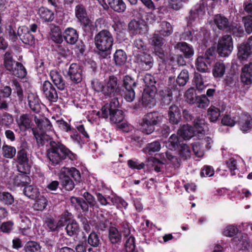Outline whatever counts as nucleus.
<instances>
[{"label":"nucleus","instance_id":"nucleus-1","mask_svg":"<svg viewBox=\"0 0 252 252\" xmlns=\"http://www.w3.org/2000/svg\"><path fill=\"white\" fill-rule=\"evenodd\" d=\"M221 31L226 33L221 36V57H228L233 47L231 35L240 37L243 36L244 32L242 27L234 23L230 25L228 19L222 16Z\"/></svg>","mask_w":252,"mask_h":252},{"label":"nucleus","instance_id":"nucleus-2","mask_svg":"<svg viewBox=\"0 0 252 252\" xmlns=\"http://www.w3.org/2000/svg\"><path fill=\"white\" fill-rule=\"evenodd\" d=\"M47 146V157L53 165L60 164L67 158L71 160L75 158L73 153L61 142L50 140Z\"/></svg>","mask_w":252,"mask_h":252},{"label":"nucleus","instance_id":"nucleus-3","mask_svg":"<svg viewBox=\"0 0 252 252\" xmlns=\"http://www.w3.org/2000/svg\"><path fill=\"white\" fill-rule=\"evenodd\" d=\"M94 39L96 48L101 52L102 54H104L103 58L109 56L114 42L113 36L110 32L103 30L95 35Z\"/></svg>","mask_w":252,"mask_h":252},{"label":"nucleus","instance_id":"nucleus-4","mask_svg":"<svg viewBox=\"0 0 252 252\" xmlns=\"http://www.w3.org/2000/svg\"><path fill=\"white\" fill-rule=\"evenodd\" d=\"M119 102L118 98H113L109 104H106L101 108V116L104 118H107L110 116V119L114 123L122 122L124 119L123 112L117 109Z\"/></svg>","mask_w":252,"mask_h":252},{"label":"nucleus","instance_id":"nucleus-5","mask_svg":"<svg viewBox=\"0 0 252 252\" xmlns=\"http://www.w3.org/2000/svg\"><path fill=\"white\" fill-rule=\"evenodd\" d=\"M220 43L218 40L217 49L215 47H212L208 49L204 56H199L196 61V67L197 70L201 72H206L208 70V64L216 58V54H218V57L220 56Z\"/></svg>","mask_w":252,"mask_h":252},{"label":"nucleus","instance_id":"nucleus-6","mask_svg":"<svg viewBox=\"0 0 252 252\" xmlns=\"http://www.w3.org/2000/svg\"><path fill=\"white\" fill-rule=\"evenodd\" d=\"M3 66L6 70L17 77L22 78L27 74L26 70L23 65L15 61L11 53L8 51L4 55Z\"/></svg>","mask_w":252,"mask_h":252},{"label":"nucleus","instance_id":"nucleus-7","mask_svg":"<svg viewBox=\"0 0 252 252\" xmlns=\"http://www.w3.org/2000/svg\"><path fill=\"white\" fill-rule=\"evenodd\" d=\"M162 116L157 113H149L145 115L140 123L141 131L146 134H150L155 130V126L162 121Z\"/></svg>","mask_w":252,"mask_h":252},{"label":"nucleus","instance_id":"nucleus-8","mask_svg":"<svg viewBox=\"0 0 252 252\" xmlns=\"http://www.w3.org/2000/svg\"><path fill=\"white\" fill-rule=\"evenodd\" d=\"M222 234L224 236L233 238L232 241L235 245L240 244L244 250L247 249L249 247V243L246 239V237H244L243 234L240 232L237 226L234 224L228 225L224 229Z\"/></svg>","mask_w":252,"mask_h":252},{"label":"nucleus","instance_id":"nucleus-9","mask_svg":"<svg viewBox=\"0 0 252 252\" xmlns=\"http://www.w3.org/2000/svg\"><path fill=\"white\" fill-rule=\"evenodd\" d=\"M121 92V88L118 83V79L112 75L109 76L106 81L103 90V94L107 97L117 98V95Z\"/></svg>","mask_w":252,"mask_h":252},{"label":"nucleus","instance_id":"nucleus-10","mask_svg":"<svg viewBox=\"0 0 252 252\" xmlns=\"http://www.w3.org/2000/svg\"><path fill=\"white\" fill-rule=\"evenodd\" d=\"M75 14L85 30H89L92 26V22L89 18L85 7L82 4H78L75 8Z\"/></svg>","mask_w":252,"mask_h":252},{"label":"nucleus","instance_id":"nucleus-11","mask_svg":"<svg viewBox=\"0 0 252 252\" xmlns=\"http://www.w3.org/2000/svg\"><path fill=\"white\" fill-rule=\"evenodd\" d=\"M67 76L74 83L77 84L81 82L82 80L81 67L76 63L71 64L67 71Z\"/></svg>","mask_w":252,"mask_h":252},{"label":"nucleus","instance_id":"nucleus-12","mask_svg":"<svg viewBox=\"0 0 252 252\" xmlns=\"http://www.w3.org/2000/svg\"><path fill=\"white\" fill-rule=\"evenodd\" d=\"M42 90L45 96L50 101L56 102L58 95L55 88L48 81L44 82Z\"/></svg>","mask_w":252,"mask_h":252},{"label":"nucleus","instance_id":"nucleus-13","mask_svg":"<svg viewBox=\"0 0 252 252\" xmlns=\"http://www.w3.org/2000/svg\"><path fill=\"white\" fill-rule=\"evenodd\" d=\"M136 61L142 70H148L153 65L152 57L149 54L145 53L138 54L136 57Z\"/></svg>","mask_w":252,"mask_h":252},{"label":"nucleus","instance_id":"nucleus-14","mask_svg":"<svg viewBox=\"0 0 252 252\" xmlns=\"http://www.w3.org/2000/svg\"><path fill=\"white\" fill-rule=\"evenodd\" d=\"M17 125L21 131H25L31 128L32 124V118L30 115L23 114L16 119Z\"/></svg>","mask_w":252,"mask_h":252},{"label":"nucleus","instance_id":"nucleus-15","mask_svg":"<svg viewBox=\"0 0 252 252\" xmlns=\"http://www.w3.org/2000/svg\"><path fill=\"white\" fill-rule=\"evenodd\" d=\"M18 34L24 43L30 45L34 44V37L27 27H19L18 30Z\"/></svg>","mask_w":252,"mask_h":252},{"label":"nucleus","instance_id":"nucleus-16","mask_svg":"<svg viewBox=\"0 0 252 252\" xmlns=\"http://www.w3.org/2000/svg\"><path fill=\"white\" fill-rule=\"evenodd\" d=\"M212 4L213 2L210 0H202L200 1L198 7L195 10V11H190V14L189 17V20L190 21L194 20L197 15L198 16L203 15L206 9H207L208 7Z\"/></svg>","mask_w":252,"mask_h":252},{"label":"nucleus","instance_id":"nucleus-17","mask_svg":"<svg viewBox=\"0 0 252 252\" xmlns=\"http://www.w3.org/2000/svg\"><path fill=\"white\" fill-rule=\"evenodd\" d=\"M34 122L39 129L40 132H47L52 130V126L49 120L42 116H34Z\"/></svg>","mask_w":252,"mask_h":252},{"label":"nucleus","instance_id":"nucleus-18","mask_svg":"<svg viewBox=\"0 0 252 252\" xmlns=\"http://www.w3.org/2000/svg\"><path fill=\"white\" fill-rule=\"evenodd\" d=\"M169 122L173 125H177L181 119V114L179 108L176 105H171L168 111Z\"/></svg>","mask_w":252,"mask_h":252},{"label":"nucleus","instance_id":"nucleus-19","mask_svg":"<svg viewBox=\"0 0 252 252\" xmlns=\"http://www.w3.org/2000/svg\"><path fill=\"white\" fill-rule=\"evenodd\" d=\"M237 122L241 130L243 131L247 132L252 128V118L248 113L242 114Z\"/></svg>","mask_w":252,"mask_h":252},{"label":"nucleus","instance_id":"nucleus-20","mask_svg":"<svg viewBox=\"0 0 252 252\" xmlns=\"http://www.w3.org/2000/svg\"><path fill=\"white\" fill-rule=\"evenodd\" d=\"M241 81L244 85L252 83V63L244 66L241 74Z\"/></svg>","mask_w":252,"mask_h":252},{"label":"nucleus","instance_id":"nucleus-21","mask_svg":"<svg viewBox=\"0 0 252 252\" xmlns=\"http://www.w3.org/2000/svg\"><path fill=\"white\" fill-rule=\"evenodd\" d=\"M11 180L15 186L26 187L30 184L31 180L29 176L26 172H21L18 175L14 176Z\"/></svg>","mask_w":252,"mask_h":252},{"label":"nucleus","instance_id":"nucleus-22","mask_svg":"<svg viewBox=\"0 0 252 252\" xmlns=\"http://www.w3.org/2000/svg\"><path fill=\"white\" fill-rule=\"evenodd\" d=\"M252 48L249 44L248 41L246 43H242L238 48L237 56L241 61L246 60L251 55Z\"/></svg>","mask_w":252,"mask_h":252},{"label":"nucleus","instance_id":"nucleus-23","mask_svg":"<svg viewBox=\"0 0 252 252\" xmlns=\"http://www.w3.org/2000/svg\"><path fill=\"white\" fill-rule=\"evenodd\" d=\"M146 25L135 20L131 21L128 24V29L130 34L133 35L143 34L146 29Z\"/></svg>","mask_w":252,"mask_h":252},{"label":"nucleus","instance_id":"nucleus-24","mask_svg":"<svg viewBox=\"0 0 252 252\" xmlns=\"http://www.w3.org/2000/svg\"><path fill=\"white\" fill-rule=\"evenodd\" d=\"M21 148L17 153V161L21 164H27L29 161L27 157V151L29 150V146L27 142L23 141L21 143Z\"/></svg>","mask_w":252,"mask_h":252},{"label":"nucleus","instance_id":"nucleus-25","mask_svg":"<svg viewBox=\"0 0 252 252\" xmlns=\"http://www.w3.org/2000/svg\"><path fill=\"white\" fill-rule=\"evenodd\" d=\"M50 75L57 88L61 91L64 90L65 88V83L62 75L55 70L51 71Z\"/></svg>","mask_w":252,"mask_h":252},{"label":"nucleus","instance_id":"nucleus-26","mask_svg":"<svg viewBox=\"0 0 252 252\" xmlns=\"http://www.w3.org/2000/svg\"><path fill=\"white\" fill-rule=\"evenodd\" d=\"M63 38L66 43L74 44L78 39V34L76 30L72 28H67L63 32Z\"/></svg>","mask_w":252,"mask_h":252},{"label":"nucleus","instance_id":"nucleus-27","mask_svg":"<svg viewBox=\"0 0 252 252\" xmlns=\"http://www.w3.org/2000/svg\"><path fill=\"white\" fill-rule=\"evenodd\" d=\"M32 131L36 139L37 144L39 146H43L46 143H48L49 145L50 141L52 140L48 135L45 133V132H39L35 128H33Z\"/></svg>","mask_w":252,"mask_h":252},{"label":"nucleus","instance_id":"nucleus-28","mask_svg":"<svg viewBox=\"0 0 252 252\" xmlns=\"http://www.w3.org/2000/svg\"><path fill=\"white\" fill-rule=\"evenodd\" d=\"M194 134L193 128L189 125L181 126L178 130V134L185 140L190 139Z\"/></svg>","mask_w":252,"mask_h":252},{"label":"nucleus","instance_id":"nucleus-29","mask_svg":"<svg viewBox=\"0 0 252 252\" xmlns=\"http://www.w3.org/2000/svg\"><path fill=\"white\" fill-rule=\"evenodd\" d=\"M59 177L63 187L66 190L70 191L74 188L75 185L73 181L68 175L63 174L61 170L59 174Z\"/></svg>","mask_w":252,"mask_h":252},{"label":"nucleus","instance_id":"nucleus-30","mask_svg":"<svg viewBox=\"0 0 252 252\" xmlns=\"http://www.w3.org/2000/svg\"><path fill=\"white\" fill-rule=\"evenodd\" d=\"M113 59L116 65L121 66L126 63L127 55L124 51L119 49L117 50L114 54Z\"/></svg>","mask_w":252,"mask_h":252},{"label":"nucleus","instance_id":"nucleus-31","mask_svg":"<svg viewBox=\"0 0 252 252\" xmlns=\"http://www.w3.org/2000/svg\"><path fill=\"white\" fill-rule=\"evenodd\" d=\"M28 104L31 110L36 113L40 110V104L39 99L36 94L30 93L28 96Z\"/></svg>","mask_w":252,"mask_h":252},{"label":"nucleus","instance_id":"nucleus-32","mask_svg":"<svg viewBox=\"0 0 252 252\" xmlns=\"http://www.w3.org/2000/svg\"><path fill=\"white\" fill-rule=\"evenodd\" d=\"M65 230L67 235L70 237H76L80 231L79 224L74 220L70 221L67 223Z\"/></svg>","mask_w":252,"mask_h":252},{"label":"nucleus","instance_id":"nucleus-33","mask_svg":"<svg viewBox=\"0 0 252 252\" xmlns=\"http://www.w3.org/2000/svg\"><path fill=\"white\" fill-rule=\"evenodd\" d=\"M175 49L180 50L187 58H189L193 55V49L184 42L177 43L175 46Z\"/></svg>","mask_w":252,"mask_h":252},{"label":"nucleus","instance_id":"nucleus-34","mask_svg":"<svg viewBox=\"0 0 252 252\" xmlns=\"http://www.w3.org/2000/svg\"><path fill=\"white\" fill-rule=\"evenodd\" d=\"M108 238L112 244H119L121 242L122 234L117 228L110 227L109 228Z\"/></svg>","mask_w":252,"mask_h":252},{"label":"nucleus","instance_id":"nucleus-35","mask_svg":"<svg viewBox=\"0 0 252 252\" xmlns=\"http://www.w3.org/2000/svg\"><path fill=\"white\" fill-rule=\"evenodd\" d=\"M23 193L28 197L32 199H37L40 195L38 189L34 186L27 185L23 189Z\"/></svg>","mask_w":252,"mask_h":252},{"label":"nucleus","instance_id":"nucleus-36","mask_svg":"<svg viewBox=\"0 0 252 252\" xmlns=\"http://www.w3.org/2000/svg\"><path fill=\"white\" fill-rule=\"evenodd\" d=\"M161 102L164 105H168L172 100V89L169 88H165L159 91Z\"/></svg>","mask_w":252,"mask_h":252},{"label":"nucleus","instance_id":"nucleus-37","mask_svg":"<svg viewBox=\"0 0 252 252\" xmlns=\"http://www.w3.org/2000/svg\"><path fill=\"white\" fill-rule=\"evenodd\" d=\"M107 2L115 11L123 12L126 9V5L122 0H107Z\"/></svg>","mask_w":252,"mask_h":252},{"label":"nucleus","instance_id":"nucleus-38","mask_svg":"<svg viewBox=\"0 0 252 252\" xmlns=\"http://www.w3.org/2000/svg\"><path fill=\"white\" fill-rule=\"evenodd\" d=\"M20 229L24 235H28V230L31 228L32 223L30 219L24 214L20 215Z\"/></svg>","mask_w":252,"mask_h":252},{"label":"nucleus","instance_id":"nucleus-39","mask_svg":"<svg viewBox=\"0 0 252 252\" xmlns=\"http://www.w3.org/2000/svg\"><path fill=\"white\" fill-rule=\"evenodd\" d=\"M61 170L62 171L63 174H65L68 176L70 175L75 181L79 182L81 181L80 173L75 168H69L64 167Z\"/></svg>","mask_w":252,"mask_h":252},{"label":"nucleus","instance_id":"nucleus-40","mask_svg":"<svg viewBox=\"0 0 252 252\" xmlns=\"http://www.w3.org/2000/svg\"><path fill=\"white\" fill-rule=\"evenodd\" d=\"M38 13L40 18L46 22L52 21L54 19L53 12L47 8L40 7L39 9Z\"/></svg>","mask_w":252,"mask_h":252},{"label":"nucleus","instance_id":"nucleus-41","mask_svg":"<svg viewBox=\"0 0 252 252\" xmlns=\"http://www.w3.org/2000/svg\"><path fill=\"white\" fill-rule=\"evenodd\" d=\"M51 38L55 42L61 44L63 41L61 29L59 27H54L51 30Z\"/></svg>","mask_w":252,"mask_h":252},{"label":"nucleus","instance_id":"nucleus-42","mask_svg":"<svg viewBox=\"0 0 252 252\" xmlns=\"http://www.w3.org/2000/svg\"><path fill=\"white\" fill-rule=\"evenodd\" d=\"M160 26L161 29L159 33L163 36H168L173 32V28L169 23L163 21L160 23Z\"/></svg>","mask_w":252,"mask_h":252},{"label":"nucleus","instance_id":"nucleus-43","mask_svg":"<svg viewBox=\"0 0 252 252\" xmlns=\"http://www.w3.org/2000/svg\"><path fill=\"white\" fill-rule=\"evenodd\" d=\"M189 80V72L187 69L182 70L176 79V83L180 86H184Z\"/></svg>","mask_w":252,"mask_h":252},{"label":"nucleus","instance_id":"nucleus-44","mask_svg":"<svg viewBox=\"0 0 252 252\" xmlns=\"http://www.w3.org/2000/svg\"><path fill=\"white\" fill-rule=\"evenodd\" d=\"M16 153V149L11 146L4 145L2 147V154L4 158H12Z\"/></svg>","mask_w":252,"mask_h":252},{"label":"nucleus","instance_id":"nucleus-45","mask_svg":"<svg viewBox=\"0 0 252 252\" xmlns=\"http://www.w3.org/2000/svg\"><path fill=\"white\" fill-rule=\"evenodd\" d=\"M137 83L135 80L131 76L126 75L123 79V86L126 90L134 89L136 88Z\"/></svg>","mask_w":252,"mask_h":252},{"label":"nucleus","instance_id":"nucleus-46","mask_svg":"<svg viewBox=\"0 0 252 252\" xmlns=\"http://www.w3.org/2000/svg\"><path fill=\"white\" fill-rule=\"evenodd\" d=\"M210 103L209 100L207 97L203 94L199 96H197L195 99V103L197 106L199 108H204L207 107Z\"/></svg>","mask_w":252,"mask_h":252},{"label":"nucleus","instance_id":"nucleus-47","mask_svg":"<svg viewBox=\"0 0 252 252\" xmlns=\"http://www.w3.org/2000/svg\"><path fill=\"white\" fill-rule=\"evenodd\" d=\"M36 200L33 204V208L37 211H42L46 207L47 205V200L44 196H40L39 198L36 199Z\"/></svg>","mask_w":252,"mask_h":252},{"label":"nucleus","instance_id":"nucleus-48","mask_svg":"<svg viewBox=\"0 0 252 252\" xmlns=\"http://www.w3.org/2000/svg\"><path fill=\"white\" fill-rule=\"evenodd\" d=\"M0 201L5 205H11L14 202V197L8 192H0Z\"/></svg>","mask_w":252,"mask_h":252},{"label":"nucleus","instance_id":"nucleus-49","mask_svg":"<svg viewBox=\"0 0 252 252\" xmlns=\"http://www.w3.org/2000/svg\"><path fill=\"white\" fill-rule=\"evenodd\" d=\"M150 43L155 47H160L164 44V39L161 37L158 33H155L150 38Z\"/></svg>","mask_w":252,"mask_h":252},{"label":"nucleus","instance_id":"nucleus-50","mask_svg":"<svg viewBox=\"0 0 252 252\" xmlns=\"http://www.w3.org/2000/svg\"><path fill=\"white\" fill-rule=\"evenodd\" d=\"M88 244L94 247H97L100 244V240L97 234L92 232L90 234L88 238Z\"/></svg>","mask_w":252,"mask_h":252},{"label":"nucleus","instance_id":"nucleus-51","mask_svg":"<svg viewBox=\"0 0 252 252\" xmlns=\"http://www.w3.org/2000/svg\"><path fill=\"white\" fill-rule=\"evenodd\" d=\"M208 115L211 122H215L220 116V110L213 106H211L208 110Z\"/></svg>","mask_w":252,"mask_h":252},{"label":"nucleus","instance_id":"nucleus-52","mask_svg":"<svg viewBox=\"0 0 252 252\" xmlns=\"http://www.w3.org/2000/svg\"><path fill=\"white\" fill-rule=\"evenodd\" d=\"M225 165L228 168L231 175H235V170L237 169L236 160L233 158H231L228 160L225 161Z\"/></svg>","mask_w":252,"mask_h":252},{"label":"nucleus","instance_id":"nucleus-53","mask_svg":"<svg viewBox=\"0 0 252 252\" xmlns=\"http://www.w3.org/2000/svg\"><path fill=\"white\" fill-rule=\"evenodd\" d=\"M204 121L199 118H196L194 121V127H192L194 130V133H201L204 131Z\"/></svg>","mask_w":252,"mask_h":252},{"label":"nucleus","instance_id":"nucleus-54","mask_svg":"<svg viewBox=\"0 0 252 252\" xmlns=\"http://www.w3.org/2000/svg\"><path fill=\"white\" fill-rule=\"evenodd\" d=\"M40 249L39 245L33 241L28 242L24 247L26 252H39Z\"/></svg>","mask_w":252,"mask_h":252},{"label":"nucleus","instance_id":"nucleus-55","mask_svg":"<svg viewBox=\"0 0 252 252\" xmlns=\"http://www.w3.org/2000/svg\"><path fill=\"white\" fill-rule=\"evenodd\" d=\"M161 149V145L159 141H155L147 145L146 150L149 153L158 152Z\"/></svg>","mask_w":252,"mask_h":252},{"label":"nucleus","instance_id":"nucleus-56","mask_svg":"<svg viewBox=\"0 0 252 252\" xmlns=\"http://www.w3.org/2000/svg\"><path fill=\"white\" fill-rule=\"evenodd\" d=\"M111 201L113 205L116 206L119 209L125 208L127 206L126 202L122 198L118 196L112 197Z\"/></svg>","mask_w":252,"mask_h":252},{"label":"nucleus","instance_id":"nucleus-57","mask_svg":"<svg viewBox=\"0 0 252 252\" xmlns=\"http://www.w3.org/2000/svg\"><path fill=\"white\" fill-rule=\"evenodd\" d=\"M237 122V120H235V118H232L229 115H225L221 118V125L224 126H233Z\"/></svg>","mask_w":252,"mask_h":252},{"label":"nucleus","instance_id":"nucleus-58","mask_svg":"<svg viewBox=\"0 0 252 252\" xmlns=\"http://www.w3.org/2000/svg\"><path fill=\"white\" fill-rule=\"evenodd\" d=\"M14 223L12 221L9 220L2 223L0 225V231L3 233H10L13 229Z\"/></svg>","mask_w":252,"mask_h":252},{"label":"nucleus","instance_id":"nucleus-59","mask_svg":"<svg viewBox=\"0 0 252 252\" xmlns=\"http://www.w3.org/2000/svg\"><path fill=\"white\" fill-rule=\"evenodd\" d=\"M135 248L134 238L133 237L130 236L127 238L125 244L126 251V252H133Z\"/></svg>","mask_w":252,"mask_h":252},{"label":"nucleus","instance_id":"nucleus-60","mask_svg":"<svg viewBox=\"0 0 252 252\" xmlns=\"http://www.w3.org/2000/svg\"><path fill=\"white\" fill-rule=\"evenodd\" d=\"M179 154L180 156L185 158H189L191 155V151L188 145L183 144L181 146Z\"/></svg>","mask_w":252,"mask_h":252},{"label":"nucleus","instance_id":"nucleus-61","mask_svg":"<svg viewBox=\"0 0 252 252\" xmlns=\"http://www.w3.org/2000/svg\"><path fill=\"white\" fill-rule=\"evenodd\" d=\"M194 82L196 84V87L198 90L202 91L205 88L202 76L199 74H195L194 77Z\"/></svg>","mask_w":252,"mask_h":252},{"label":"nucleus","instance_id":"nucleus-62","mask_svg":"<svg viewBox=\"0 0 252 252\" xmlns=\"http://www.w3.org/2000/svg\"><path fill=\"white\" fill-rule=\"evenodd\" d=\"M168 144V147L171 150L177 148L179 145V139L177 136L172 134L169 138Z\"/></svg>","mask_w":252,"mask_h":252},{"label":"nucleus","instance_id":"nucleus-63","mask_svg":"<svg viewBox=\"0 0 252 252\" xmlns=\"http://www.w3.org/2000/svg\"><path fill=\"white\" fill-rule=\"evenodd\" d=\"M220 15L218 14L215 16L214 20L213 21L210 22V24L212 27L213 30L216 31L218 30L219 32L220 30Z\"/></svg>","mask_w":252,"mask_h":252},{"label":"nucleus","instance_id":"nucleus-64","mask_svg":"<svg viewBox=\"0 0 252 252\" xmlns=\"http://www.w3.org/2000/svg\"><path fill=\"white\" fill-rule=\"evenodd\" d=\"M246 32L250 34L252 32V16H246L243 18Z\"/></svg>","mask_w":252,"mask_h":252}]
</instances>
